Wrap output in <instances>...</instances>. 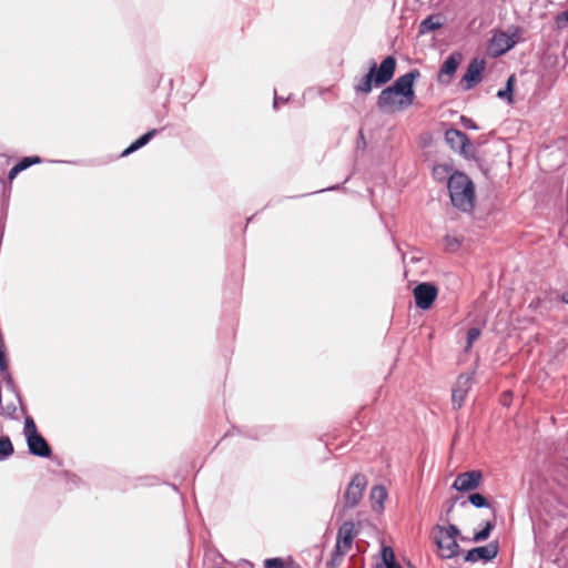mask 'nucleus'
Here are the masks:
<instances>
[{
	"instance_id": "obj_16",
	"label": "nucleus",
	"mask_w": 568,
	"mask_h": 568,
	"mask_svg": "<svg viewBox=\"0 0 568 568\" xmlns=\"http://www.w3.org/2000/svg\"><path fill=\"white\" fill-rule=\"evenodd\" d=\"M468 504H470L473 507L477 508V509H483V508H487V509H491L493 513L495 514V509H494V503L490 501V499L488 497H486L485 495L480 494V493H470L468 494L467 498L459 501V506L460 507H466Z\"/></svg>"
},
{
	"instance_id": "obj_51",
	"label": "nucleus",
	"mask_w": 568,
	"mask_h": 568,
	"mask_svg": "<svg viewBox=\"0 0 568 568\" xmlns=\"http://www.w3.org/2000/svg\"><path fill=\"white\" fill-rule=\"evenodd\" d=\"M458 500H459L458 497H453L447 503H452L455 506Z\"/></svg>"
},
{
	"instance_id": "obj_43",
	"label": "nucleus",
	"mask_w": 568,
	"mask_h": 568,
	"mask_svg": "<svg viewBox=\"0 0 568 568\" xmlns=\"http://www.w3.org/2000/svg\"><path fill=\"white\" fill-rule=\"evenodd\" d=\"M291 97L283 98L277 95L276 91L274 92V99H273V109L278 110L281 104L286 103L290 100Z\"/></svg>"
},
{
	"instance_id": "obj_28",
	"label": "nucleus",
	"mask_w": 568,
	"mask_h": 568,
	"mask_svg": "<svg viewBox=\"0 0 568 568\" xmlns=\"http://www.w3.org/2000/svg\"><path fill=\"white\" fill-rule=\"evenodd\" d=\"M155 136H160V139H168L169 138L168 129L161 128V129L148 130L145 133L138 136L133 142H150Z\"/></svg>"
},
{
	"instance_id": "obj_40",
	"label": "nucleus",
	"mask_w": 568,
	"mask_h": 568,
	"mask_svg": "<svg viewBox=\"0 0 568 568\" xmlns=\"http://www.w3.org/2000/svg\"><path fill=\"white\" fill-rule=\"evenodd\" d=\"M284 561L281 557H272L264 560V568H283Z\"/></svg>"
},
{
	"instance_id": "obj_47",
	"label": "nucleus",
	"mask_w": 568,
	"mask_h": 568,
	"mask_svg": "<svg viewBox=\"0 0 568 568\" xmlns=\"http://www.w3.org/2000/svg\"><path fill=\"white\" fill-rule=\"evenodd\" d=\"M568 50V41H566L562 45V58L565 59V63H564V67L566 65L567 63V59H566V51Z\"/></svg>"
},
{
	"instance_id": "obj_37",
	"label": "nucleus",
	"mask_w": 568,
	"mask_h": 568,
	"mask_svg": "<svg viewBox=\"0 0 568 568\" xmlns=\"http://www.w3.org/2000/svg\"><path fill=\"white\" fill-rule=\"evenodd\" d=\"M555 26L557 30H564L568 27V9L562 10L556 16Z\"/></svg>"
},
{
	"instance_id": "obj_19",
	"label": "nucleus",
	"mask_w": 568,
	"mask_h": 568,
	"mask_svg": "<svg viewBox=\"0 0 568 568\" xmlns=\"http://www.w3.org/2000/svg\"><path fill=\"white\" fill-rule=\"evenodd\" d=\"M388 497L387 489L382 485H375L369 494V498L373 501V510L383 511L385 501Z\"/></svg>"
},
{
	"instance_id": "obj_1",
	"label": "nucleus",
	"mask_w": 568,
	"mask_h": 568,
	"mask_svg": "<svg viewBox=\"0 0 568 568\" xmlns=\"http://www.w3.org/2000/svg\"><path fill=\"white\" fill-rule=\"evenodd\" d=\"M420 78L418 69H412L399 75L394 82L383 89L377 98V106L381 111H404L414 103L415 82Z\"/></svg>"
},
{
	"instance_id": "obj_58",
	"label": "nucleus",
	"mask_w": 568,
	"mask_h": 568,
	"mask_svg": "<svg viewBox=\"0 0 568 568\" xmlns=\"http://www.w3.org/2000/svg\"><path fill=\"white\" fill-rule=\"evenodd\" d=\"M558 142H565V138H559Z\"/></svg>"
},
{
	"instance_id": "obj_6",
	"label": "nucleus",
	"mask_w": 568,
	"mask_h": 568,
	"mask_svg": "<svg viewBox=\"0 0 568 568\" xmlns=\"http://www.w3.org/2000/svg\"><path fill=\"white\" fill-rule=\"evenodd\" d=\"M415 305L422 311L433 307L438 296V286L434 282H419L413 290Z\"/></svg>"
},
{
	"instance_id": "obj_55",
	"label": "nucleus",
	"mask_w": 568,
	"mask_h": 568,
	"mask_svg": "<svg viewBox=\"0 0 568 568\" xmlns=\"http://www.w3.org/2000/svg\"><path fill=\"white\" fill-rule=\"evenodd\" d=\"M462 541H469L470 539H468L467 537L463 536L462 537H458Z\"/></svg>"
},
{
	"instance_id": "obj_50",
	"label": "nucleus",
	"mask_w": 568,
	"mask_h": 568,
	"mask_svg": "<svg viewBox=\"0 0 568 568\" xmlns=\"http://www.w3.org/2000/svg\"><path fill=\"white\" fill-rule=\"evenodd\" d=\"M454 507L455 506L452 503H448V507H447L446 514L447 515L450 514L453 511Z\"/></svg>"
},
{
	"instance_id": "obj_30",
	"label": "nucleus",
	"mask_w": 568,
	"mask_h": 568,
	"mask_svg": "<svg viewBox=\"0 0 568 568\" xmlns=\"http://www.w3.org/2000/svg\"><path fill=\"white\" fill-rule=\"evenodd\" d=\"M59 475L64 479L69 490L78 488L84 484L82 478L71 470H62Z\"/></svg>"
},
{
	"instance_id": "obj_23",
	"label": "nucleus",
	"mask_w": 568,
	"mask_h": 568,
	"mask_svg": "<svg viewBox=\"0 0 568 568\" xmlns=\"http://www.w3.org/2000/svg\"><path fill=\"white\" fill-rule=\"evenodd\" d=\"M444 129V140L445 142H455V140H459V142H471L466 133L463 131L455 129L453 126H448L446 123H442Z\"/></svg>"
},
{
	"instance_id": "obj_60",
	"label": "nucleus",
	"mask_w": 568,
	"mask_h": 568,
	"mask_svg": "<svg viewBox=\"0 0 568 568\" xmlns=\"http://www.w3.org/2000/svg\"><path fill=\"white\" fill-rule=\"evenodd\" d=\"M565 227H566V224H565V225H564V227L560 230V234H562V233H564Z\"/></svg>"
},
{
	"instance_id": "obj_54",
	"label": "nucleus",
	"mask_w": 568,
	"mask_h": 568,
	"mask_svg": "<svg viewBox=\"0 0 568 568\" xmlns=\"http://www.w3.org/2000/svg\"><path fill=\"white\" fill-rule=\"evenodd\" d=\"M505 148H506V150H507V152H508V153H510V152H511V149H510V148H511V144H510V143L505 144Z\"/></svg>"
},
{
	"instance_id": "obj_4",
	"label": "nucleus",
	"mask_w": 568,
	"mask_h": 568,
	"mask_svg": "<svg viewBox=\"0 0 568 568\" xmlns=\"http://www.w3.org/2000/svg\"><path fill=\"white\" fill-rule=\"evenodd\" d=\"M44 159L40 155H24L13 163V165L9 169L7 173L6 181L7 183L2 186V214L6 213L8 215V210L10 205V197L12 192V182L13 180L23 171L28 170L32 165L43 163Z\"/></svg>"
},
{
	"instance_id": "obj_22",
	"label": "nucleus",
	"mask_w": 568,
	"mask_h": 568,
	"mask_svg": "<svg viewBox=\"0 0 568 568\" xmlns=\"http://www.w3.org/2000/svg\"><path fill=\"white\" fill-rule=\"evenodd\" d=\"M516 77L511 74L507 78L505 88L497 91L496 97L500 100H505L507 104H513L514 92H515Z\"/></svg>"
},
{
	"instance_id": "obj_41",
	"label": "nucleus",
	"mask_w": 568,
	"mask_h": 568,
	"mask_svg": "<svg viewBox=\"0 0 568 568\" xmlns=\"http://www.w3.org/2000/svg\"><path fill=\"white\" fill-rule=\"evenodd\" d=\"M507 36H509L513 40H517V43L520 41L523 34V28L519 26H510L507 31H505Z\"/></svg>"
},
{
	"instance_id": "obj_31",
	"label": "nucleus",
	"mask_w": 568,
	"mask_h": 568,
	"mask_svg": "<svg viewBox=\"0 0 568 568\" xmlns=\"http://www.w3.org/2000/svg\"><path fill=\"white\" fill-rule=\"evenodd\" d=\"M351 178H352V173H349L342 183H337V184H334V185H331V186H327V187H324V189H321V190H317L314 192H310L306 194L290 196L288 199H297V197H303V196L313 195V194L323 193V192L346 191L345 184L351 180Z\"/></svg>"
},
{
	"instance_id": "obj_17",
	"label": "nucleus",
	"mask_w": 568,
	"mask_h": 568,
	"mask_svg": "<svg viewBox=\"0 0 568 568\" xmlns=\"http://www.w3.org/2000/svg\"><path fill=\"white\" fill-rule=\"evenodd\" d=\"M0 374L2 376V381H3L7 389L9 392H11L14 395V397L17 398V400L19 403L20 410L22 413H27V406H26V404L22 400L21 393H20L18 386L14 383L12 374L9 371V366L6 367V371H0Z\"/></svg>"
},
{
	"instance_id": "obj_5",
	"label": "nucleus",
	"mask_w": 568,
	"mask_h": 568,
	"mask_svg": "<svg viewBox=\"0 0 568 568\" xmlns=\"http://www.w3.org/2000/svg\"><path fill=\"white\" fill-rule=\"evenodd\" d=\"M367 484H368V480H367L366 475H364L362 473H355L352 476L349 483L346 486L344 495H343L344 509L354 508L361 503V500L364 496V491L367 487Z\"/></svg>"
},
{
	"instance_id": "obj_21",
	"label": "nucleus",
	"mask_w": 568,
	"mask_h": 568,
	"mask_svg": "<svg viewBox=\"0 0 568 568\" xmlns=\"http://www.w3.org/2000/svg\"><path fill=\"white\" fill-rule=\"evenodd\" d=\"M379 561L376 564L375 568H387L396 560L395 551L392 546L381 544V548L378 551Z\"/></svg>"
},
{
	"instance_id": "obj_26",
	"label": "nucleus",
	"mask_w": 568,
	"mask_h": 568,
	"mask_svg": "<svg viewBox=\"0 0 568 568\" xmlns=\"http://www.w3.org/2000/svg\"><path fill=\"white\" fill-rule=\"evenodd\" d=\"M11 162V158L6 153H0V215L2 214V186L7 183L6 171Z\"/></svg>"
},
{
	"instance_id": "obj_29",
	"label": "nucleus",
	"mask_w": 568,
	"mask_h": 568,
	"mask_svg": "<svg viewBox=\"0 0 568 568\" xmlns=\"http://www.w3.org/2000/svg\"><path fill=\"white\" fill-rule=\"evenodd\" d=\"M24 414V425H23V435L26 437V440L30 439L33 436H38L41 433L38 430L37 424L32 416Z\"/></svg>"
},
{
	"instance_id": "obj_24",
	"label": "nucleus",
	"mask_w": 568,
	"mask_h": 568,
	"mask_svg": "<svg viewBox=\"0 0 568 568\" xmlns=\"http://www.w3.org/2000/svg\"><path fill=\"white\" fill-rule=\"evenodd\" d=\"M336 535L354 541V539L359 535V529L356 528V525L353 520H345L338 528Z\"/></svg>"
},
{
	"instance_id": "obj_3",
	"label": "nucleus",
	"mask_w": 568,
	"mask_h": 568,
	"mask_svg": "<svg viewBox=\"0 0 568 568\" xmlns=\"http://www.w3.org/2000/svg\"><path fill=\"white\" fill-rule=\"evenodd\" d=\"M397 61L394 55H387L379 64L371 60L368 72L354 84L357 94L367 95L373 88H381L388 83L395 75Z\"/></svg>"
},
{
	"instance_id": "obj_46",
	"label": "nucleus",
	"mask_w": 568,
	"mask_h": 568,
	"mask_svg": "<svg viewBox=\"0 0 568 568\" xmlns=\"http://www.w3.org/2000/svg\"><path fill=\"white\" fill-rule=\"evenodd\" d=\"M559 297L562 303L568 304V291H564Z\"/></svg>"
},
{
	"instance_id": "obj_27",
	"label": "nucleus",
	"mask_w": 568,
	"mask_h": 568,
	"mask_svg": "<svg viewBox=\"0 0 568 568\" xmlns=\"http://www.w3.org/2000/svg\"><path fill=\"white\" fill-rule=\"evenodd\" d=\"M14 454V446L8 435L0 436V462L9 459Z\"/></svg>"
},
{
	"instance_id": "obj_45",
	"label": "nucleus",
	"mask_w": 568,
	"mask_h": 568,
	"mask_svg": "<svg viewBox=\"0 0 568 568\" xmlns=\"http://www.w3.org/2000/svg\"><path fill=\"white\" fill-rule=\"evenodd\" d=\"M367 146H368L367 143L362 144V146H361V144H356L355 156L357 158L361 152H364L367 149Z\"/></svg>"
},
{
	"instance_id": "obj_13",
	"label": "nucleus",
	"mask_w": 568,
	"mask_h": 568,
	"mask_svg": "<svg viewBox=\"0 0 568 568\" xmlns=\"http://www.w3.org/2000/svg\"><path fill=\"white\" fill-rule=\"evenodd\" d=\"M484 70L485 61L473 59L459 81L462 90L469 91L475 88L481 81Z\"/></svg>"
},
{
	"instance_id": "obj_62",
	"label": "nucleus",
	"mask_w": 568,
	"mask_h": 568,
	"mask_svg": "<svg viewBox=\"0 0 568 568\" xmlns=\"http://www.w3.org/2000/svg\"><path fill=\"white\" fill-rule=\"evenodd\" d=\"M396 248H397V251H398L399 253H402V250H400V247H399L398 245L396 246Z\"/></svg>"
},
{
	"instance_id": "obj_20",
	"label": "nucleus",
	"mask_w": 568,
	"mask_h": 568,
	"mask_svg": "<svg viewBox=\"0 0 568 568\" xmlns=\"http://www.w3.org/2000/svg\"><path fill=\"white\" fill-rule=\"evenodd\" d=\"M495 527H496L495 520H484L480 524V527L474 530L471 541H474V542L486 541L487 539H489Z\"/></svg>"
},
{
	"instance_id": "obj_53",
	"label": "nucleus",
	"mask_w": 568,
	"mask_h": 568,
	"mask_svg": "<svg viewBox=\"0 0 568 568\" xmlns=\"http://www.w3.org/2000/svg\"><path fill=\"white\" fill-rule=\"evenodd\" d=\"M358 140H361V142H365V140H364V134H363V132H362V131H359Z\"/></svg>"
},
{
	"instance_id": "obj_57",
	"label": "nucleus",
	"mask_w": 568,
	"mask_h": 568,
	"mask_svg": "<svg viewBox=\"0 0 568 568\" xmlns=\"http://www.w3.org/2000/svg\"><path fill=\"white\" fill-rule=\"evenodd\" d=\"M236 430L237 434H243L242 430H240L239 428H234Z\"/></svg>"
},
{
	"instance_id": "obj_33",
	"label": "nucleus",
	"mask_w": 568,
	"mask_h": 568,
	"mask_svg": "<svg viewBox=\"0 0 568 568\" xmlns=\"http://www.w3.org/2000/svg\"><path fill=\"white\" fill-rule=\"evenodd\" d=\"M481 335V328L478 327V326H473L470 328H468L467 333H466V346H465V351H469L474 343L480 337Z\"/></svg>"
},
{
	"instance_id": "obj_11",
	"label": "nucleus",
	"mask_w": 568,
	"mask_h": 568,
	"mask_svg": "<svg viewBox=\"0 0 568 568\" xmlns=\"http://www.w3.org/2000/svg\"><path fill=\"white\" fill-rule=\"evenodd\" d=\"M517 44V40H513L505 31H495L488 43V54L491 58L505 55Z\"/></svg>"
},
{
	"instance_id": "obj_8",
	"label": "nucleus",
	"mask_w": 568,
	"mask_h": 568,
	"mask_svg": "<svg viewBox=\"0 0 568 568\" xmlns=\"http://www.w3.org/2000/svg\"><path fill=\"white\" fill-rule=\"evenodd\" d=\"M499 554V542L498 540H493L484 546H476L463 552L464 560L467 562L476 564V562H490L493 561Z\"/></svg>"
},
{
	"instance_id": "obj_2",
	"label": "nucleus",
	"mask_w": 568,
	"mask_h": 568,
	"mask_svg": "<svg viewBox=\"0 0 568 568\" xmlns=\"http://www.w3.org/2000/svg\"><path fill=\"white\" fill-rule=\"evenodd\" d=\"M447 190L452 205L463 213H471L476 205V186L463 171L454 170L447 179Z\"/></svg>"
},
{
	"instance_id": "obj_9",
	"label": "nucleus",
	"mask_w": 568,
	"mask_h": 568,
	"mask_svg": "<svg viewBox=\"0 0 568 568\" xmlns=\"http://www.w3.org/2000/svg\"><path fill=\"white\" fill-rule=\"evenodd\" d=\"M434 529L436 530V534L433 536V542L436 545L437 554L440 558L453 559L463 552L457 539H448L449 541L445 542L444 526L436 525Z\"/></svg>"
},
{
	"instance_id": "obj_56",
	"label": "nucleus",
	"mask_w": 568,
	"mask_h": 568,
	"mask_svg": "<svg viewBox=\"0 0 568 568\" xmlns=\"http://www.w3.org/2000/svg\"><path fill=\"white\" fill-rule=\"evenodd\" d=\"M245 436H247V437H250V438H253V439H256V438H257L255 435H252L251 433L245 434Z\"/></svg>"
},
{
	"instance_id": "obj_61",
	"label": "nucleus",
	"mask_w": 568,
	"mask_h": 568,
	"mask_svg": "<svg viewBox=\"0 0 568 568\" xmlns=\"http://www.w3.org/2000/svg\"><path fill=\"white\" fill-rule=\"evenodd\" d=\"M499 142H506V140L503 138H499Z\"/></svg>"
},
{
	"instance_id": "obj_10",
	"label": "nucleus",
	"mask_w": 568,
	"mask_h": 568,
	"mask_svg": "<svg viewBox=\"0 0 568 568\" xmlns=\"http://www.w3.org/2000/svg\"><path fill=\"white\" fill-rule=\"evenodd\" d=\"M484 481L483 471L479 469H471L457 475L453 481L452 488L459 493H474L478 489Z\"/></svg>"
},
{
	"instance_id": "obj_49",
	"label": "nucleus",
	"mask_w": 568,
	"mask_h": 568,
	"mask_svg": "<svg viewBox=\"0 0 568 568\" xmlns=\"http://www.w3.org/2000/svg\"><path fill=\"white\" fill-rule=\"evenodd\" d=\"M255 215H256V213H255V214H253V215H251V216H248V217L246 219L245 229L247 227L248 223H251V222L253 221V219L255 217Z\"/></svg>"
},
{
	"instance_id": "obj_59",
	"label": "nucleus",
	"mask_w": 568,
	"mask_h": 568,
	"mask_svg": "<svg viewBox=\"0 0 568 568\" xmlns=\"http://www.w3.org/2000/svg\"><path fill=\"white\" fill-rule=\"evenodd\" d=\"M545 145V149H549L551 144H544Z\"/></svg>"
},
{
	"instance_id": "obj_38",
	"label": "nucleus",
	"mask_w": 568,
	"mask_h": 568,
	"mask_svg": "<svg viewBox=\"0 0 568 568\" xmlns=\"http://www.w3.org/2000/svg\"><path fill=\"white\" fill-rule=\"evenodd\" d=\"M138 480L140 481L141 486H145V487H152V486H156L160 484V478L154 475L142 476V477H139Z\"/></svg>"
},
{
	"instance_id": "obj_12",
	"label": "nucleus",
	"mask_w": 568,
	"mask_h": 568,
	"mask_svg": "<svg viewBox=\"0 0 568 568\" xmlns=\"http://www.w3.org/2000/svg\"><path fill=\"white\" fill-rule=\"evenodd\" d=\"M463 60V55L459 51H454L440 64L439 71L437 73V82L442 85H448L455 73L458 70Z\"/></svg>"
},
{
	"instance_id": "obj_18",
	"label": "nucleus",
	"mask_w": 568,
	"mask_h": 568,
	"mask_svg": "<svg viewBox=\"0 0 568 568\" xmlns=\"http://www.w3.org/2000/svg\"><path fill=\"white\" fill-rule=\"evenodd\" d=\"M444 21L440 14H429L418 26V36L435 32L443 28Z\"/></svg>"
},
{
	"instance_id": "obj_64",
	"label": "nucleus",
	"mask_w": 568,
	"mask_h": 568,
	"mask_svg": "<svg viewBox=\"0 0 568 568\" xmlns=\"http://www.w3.org/2000/svg\"><path fill=\"white\" fill-rule=\"evenodd\" d=\"M361 568H363V567H361Z\"/></svg>"
},
{
	"instance_id": "obj_32",
	"label": "nucleus",
	"mask_w": 568,
	"mask_h": 568,
	"mask_svg": "<svg viewBox=\"0 0 568 568\" xmlns=\"http://www.w3.org/2000/svg\"><path fill=\"white\" fill-rule=\"evenodd\" d=\"M443 241H444V245H445V251L448 253L457 252L460 248L462 243H463L462 239H459L457 236L449 235V234H446L444 236Z\"/></svg>"
},
{
	"instance_id": "obj_25",
	"label": "nucleus",
	"mask_w": 568,
	"mask_h": 568,
	"mask_svg": "<svg viewBox=\"0 0 568 568\" xmlns=\"http://www.w3.org/2000/svg\"><path fill=\"white\" fill-rule=\"evenodd\" d=\"M450 148L457 151L466 160L478 161L477 146L479 144H449Z\"/></svg>"
},
{
	"instance_id": "obj_34",
	"label": "nucleus",
	"mask_w": 568,
	"mask_h": 568,
	"mask_svg": "<svg viewBox=\"0 0 568 568\" xmlns=\"http://www.w3.org/2000/svg\"><path fill=\"white\" fill-rule=\"evenodd\" d=\"M345 555H346V552H345L344 550H341L339 548H337V547H335V546H334V547H333V550H332V552H331V558H329V560L327 561V566H328L329 568H335V567H337V566L341 564V561H342V559H343V557H344Z\"/></svg>"
},
{
	"instance_id": "obj_52",
	"label": "nucleus",
	"mask_w": 568,
	"mask_h": 568,
	"mask_svg": "<svg viewBox=\"0 0 568 568\" xmlns=\"http://www.w3.org/2000/svg\"><path fill=\"white\" fill-rule=\"evenodd\" d=\"M407 568H417L410 560H405Z\"/></svg>"
},
{
	"instance_id": "obj_39",
	"label": "nucleus",
	"mask_w": 568,
	"mask_h": 568,
	"mask_svg": "<svg viewBox=\"0 0 568 568\" xmlns=\"http://www.w3.org/2000/svg\"><path fill=\"white\" fill-rule=\"evenodd\" d=\"M353 544L354 541H351L349 539H345L336 535V541L334 546L347 552L353 547Z\"/></svg>"
},
{
	"instance_id": "obj_14",
	"label": "nucleus",
	"mask_w": 568,
	"mask_h": 568,
	"mask_svg": "<svg viewBox=\"0 0 568 568\" xmlns=\"http://www.w3.org/2000/svg\"><path fill=\"white\" fill-rule=\"evenodd\" d=\"M28 446V453L32 456L40 458H49L57 460L59 466L62 465V460L58 457H53L52 447L42 434L33 436L26 440Z\"/></svg>"
},
{
	"instance_id": "obj_7",
	"label": "nucleus",
	"mask_w": 568,
	"mask_h": 568,
	"mask_svg": "<svg viewBox=\"0 0 568 568\" xmlns=\"http://www.w3.org/2000/svg\"><path fill=\"white\" fill-rule=\"evenodd\" d=\"M146 144H129L128 148H125L121 153L116 155H106L103 158H97V159H88V160H49L51 163H68L73 165H81V166H99L108 164L114 160L129 156L130 154L139 151Z\"/></svg>"
},
{
	"instance_id": "obj_42",
	"label": "nucleus",
	"mask_w": 568,
	"mask_h": 568,
	"mask_svg": "<svg viewBox=\"0 0 568 568\" xmlns=\"http://www.w3.org/2000/svg\"><path fill=\"white\" fill-rule=\"evenodd\" d=\"M460 123L465 129L468 130H478V125L474 122L473 119L462 115L460 116Z\"/></svg>"
},
{
	"instance_id": "obj_48",
	"label": "nucleus",
	"mask_w": 568,
	"mask_h": 568,
	"mask_svg": "<svg viewBox=\"0 0 568 568\" xmlns=\"http://www.w3.org/2000/svg\"><path fill=\"white\" fill-rule=\"evenodd\" d=\"M387 568H403V566L397 561V559L389 565Z\"/></svg>"
},
{
	"instance_id": "obj_35",
	"label": "nucleus",
	"mask_w": 568,
	"mask_h": 568,
	"mask_svg": "<svg viewBox=\"0 0 568 568\" xmlns=\"http://www.w3.org/2000/svg\"><path fill=\"white\" fill-rule=\"evenodd\" d=\"M9 366V356L6 347V343L3 336L0 337V371H6V367Z\"/></svg>"
},
{
	"instance_id": "obj_63",
	"label": "nucleus",
	"mask_w": 568,
	"mask_h": 568,
	"mask_svg": "<svg viewBox=\"0 0 568 568\" xmlns=\"http://www.w3.org/2000/svg\"><path fill=\"white\" fill-rule=\"evenodd\" d=\"M412 262H418V258L413 257Z\"/></svg>"
},
{
	"instance_id": "obj_15",
	"label": "nucleus",
	"mask_w": 568,
	"mask_h": 568,
	"mask_svg": "<svg viewBox=\"0 0 568 568\" xmlns=\"http://www.w3.org/2000/svg\"><path fill=\"white\" fill-rule=\"evenodd\" d=\"M471 376L466 374H460L457 378L455 386L452 388V403L454 409L462 408L466 395L470 389Z\"/></svg>"
},
{
	"instance_id": "obj_36",
	"label": "nucleus",
	"mask_w": 568,
	"mask_h": 568,
	"mask_svg": "<svg viewBox=\"0 0 568 568\" xmlns=\"http://www.w3.org/2000/svg\"><path fill=\"white\" fill-rule=\"evenodd\" d=\"M462 537V531L455 524L448 523L444 531V539H458Z\"/></svg>"
},
{
	"instance_id": "obj_44",
	"label": "nucleus",
	"mask_w": 568,
	"mask_h": 568,
	"mask_svg": "<svg viewBox=\"0 0 568 568\" xmlns=\"http://www.w3.org/2000/svg\"><path fill=\"white\" fill-rule=\"evenodd\" d=\"M542 304V300L540 297H535L528 305V308H530L532 312H536L539 310V307Z\"/></svg>"
}]
</instances>
